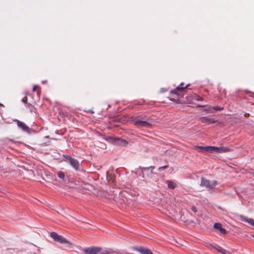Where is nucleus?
Returning <instances> with one entry per match:
<instances>
[{
    "instance_id": "nucleus-1",
    "label": "nucleus",
    "mask_w": 254,
    "mask_h": 254,
    "mask_svg": "<svg viewBox=\"0 0 254 254\" xmlns=\"http://www.w3.org/2000/svg\"><path fill=\"white\" fill-rule=\"evenodd\" d=\"M51 237L54 239L55 241H58V242L63 244H69V242H68L63 237L59 235L55 232H52L51 233Z\"/></svg>"
},
{
    "instance_id": "nucleus-2",
    "label": "nucleus",
    "mask_w": 254,
    "mask_h": 254,
    "mask_svg": "<svg viewBox=\"0 0 254 254\" xmlns=\"http://www.w3.org/2000/svg\"><path fill=\"white\" fill-rule=\"evenodd\" d=\"M216 184V182L215 181H210L205 178H202L201 180V185L203 186L212 188L214 187Z\"/></svg>"
},
{
    "instance_id": "nucleus-3",
    "label": "nucleus",
    "mask_w": 254,
    "mask_h": 254,
    "mask_svg": "<svg viewBox=\"0 0 254 254\" xmlns=\"http://www.w3.org/2000/svg\"><path fill=\"white\" fill-rule=\"evenodd\" d=\"M100 249L97 247L88 248L84 250L85 254H96L99 252Z\"/></svg>"
},
{
    "instance_id": "nucleus-4",
    "label": "nucleus",
    "mask_w": 254,
    "mask_h": 254,
    "mask_svg": "<svg viewBox=\"0 0 254 254\" xmlns=\"http://www.w3.org/2000/svg\"><path fill=\"white\" fill-rule=\"evenodd\" d=\"M137 251L141 254H153L150 250L143 248H139Z\"/></svg>"
},
{
    "instance_id": "nucleus-5",
    "label": "nucleus",
    "mask_w": 254,
    "mask_h": 254,
    "mask_svg": "<svg viewBox=\"0 0 254 254\" xmlns=\"http://www.w3.org/2000/svg\"><path fill=\"white\" fill-rule=\"evenodd\" d=\"M228 151V150L224 147H215V153H221Z\"/></svg>"
},
{
    "instance_id": "nucleus-6",
    "label": "nucleus",
    "mask_w": 254,
    "mask_h": 254,
    "mask_svg": "<svg viewBox=\"0 0 254 254\" xmlns=\"http://www.w3.org/2000/svg\"><path fill=\"white\" fill-rule=\"evenodd\" d=\"M214 227L222 233H226V230L222 227L221 225L219 223H215L214 225Z\"/></svg>"
},
{
    "instance_id": "nucleus-7",
    "label": "nucleus",
    "mask_w": 254,
    "mask_h": 254,
    "mask_svg": "<svg viewBox=\"0 0 254 254\" xmlns=\"http://www.w3.org/2000/svg\"><path fill=\"white\" fill-rule=\"evenodd\" d=\"M134 124L135 125H139V126H141L147 127V126H149L150 123H147V122H145V121H142L138 120V121H135L134 122Z\"/></svg>"
},
{
    "instance_id": "nucleus-8",
    "label": "nucleus",
    "mask_w": 254,
    "mask_h": 254,
    "mask_svg": "<svg viewBox=\"0 0 254 254\" xmlns=\"http://www.w3.org/2000/svg\"><path fill=\"white\" fill-rule=\"evenodd\" d=\"M69 162L70 164L75 168L77 169L79 164L78 161H77L76 160L72 159L71 158H70Z\"/></svg>"
},
{
    "instance_id": "nucleus-9",
    "label": "nucleus",
    "mask_w": 254,
    "mask_h": 254,
    "mask_svg": "<svg viewBox=\"0 0 254 254\" xmlns=\"http://www.w3.org/2000/svg\"><path fill=\"white\" fill-rule=\"evenodd\" d=\"M204 150H206V152H211V153H215V147L214 146H205V148H204Z\"/></svg>"
},
{
    "instance_id": "nucleus-10",
    "label": "nucleus",
    "mask_w": 254,
    "mask_h": 254,
    "mask_svg": "<svg viewBox=\"0 0 254 254\" xmlns=\"http://www.w3.org/2000/svg\"><path fill=\"white\" fill-rule=\"evenodd\" d=\"M166 183L167 184L168 187L170 189H174L176 186V183L173 182L167 181Z\"/></svg>"
},
{
    "instance_id": "nucleus-11",
    "label": "nucleus",
    "mask_w": 254,
    "mask_h": 254,
    "mask_svg": "<svg viewBox=\"0 0 254 254\" xmlns=\"http://www.w3.org/2000/svg\"><path fill=\"white\" fill-rule=\"evenodd\" d=\"M17 124H18V126L19 127H21L22 129H23L24 130H27V129H28V127L26 126V125L23 123L18 122Z\"/></svg>"
},
{
    "instance_id": "nucleus-12",
    "label": "nucleus",
    "mask_w": 254,
    "mask_h": 254,
    "mask_svg": "<svg viewBox=\"0 0 254 254\" xmlns=\"http://www.w3.org/2000/svg\"><path fill=\"white\" fill-rule=\"evenodd\" d=\"M205 146H196L195 147V149H196L197 150H198V151H200V152H205V151L204 149V148H205Z\"/></svg>"
},
{
    "instance_id": "nucleus-13",
    "label": "nucleus",
    "mask_w": 254,
    "mask_h": 254,
    "mask_svg": "<svg viewBox=\"0 0 254 254\" xmlns=\"http://www.w3.org/2000/svg\"><path fill=\"white\" fill-rule=\"evenodd\" d=\"M58 177L62 179H64V174L63 172H59L58 173Z\"/></svg>"
},
{
    "instance_id": "nucleus-14",
    "label": "nucleus",
    "mask_w": 254,
    "mask_h": 254,
    "mask_svg": "<svg viewBox=\"0 0 254 254\" xmlns=\"http://www.w3.org/2000/svg\"><path fill=\"white\" fill-rule=\"evenodd\" d=\"M223 109H224L223 107H219L218 106L213 107V109H214L216 111H221V110H222Z\"/></svg>"
},
{
    "instance_id": "nucleus-15",
    "label": "nucleus",
    "mask_w": 254,
    "mask_h": 254,
    "mask_svg": "<svg viewBox=\"0 0 254 254\" xmlns=\"http://www.w3.org/2000/svg\"><path fill=\"white\" fill-rule=\"evenodd\" d=\"M212 110H213V107H208V108H206L205 109V111H208V112H209L210 113H212L213 112Z\"/></svg>"
},
{
    "instance_id": "nucleus-16",
    "label": "nucleus",
    "mask_w": 254,
    "mask_h": 254,
    "mask_svg": "<svg viewBox=\"0 0 254 254\" xmlns=\"http://www.w3.org/2000/svg\"><path fill=\"white\" fill-rule=\"evenodd\" d=\"M219 251H220L221 253L223 254H225L226 253V251L225 250H223L222 249H218V250Z\"/></svg>"
},
{
    "instance_id": "nucleus-17",
    "label": "nucleus",
    "mask_w": 254,
    "mask_h": 254,
    "mask_svg": "<svg viewBox=\"0 0 254 254\" xmlns=\"http://www.w3.org/2000/svg\"><path fill=\"white\" fill-rule=\"evenodd\" d=\"M194 100H198L199 99V98L195 95H193L192 96Z\"/></svg>"
},
{
    "instance_id": "nucleus-18",
    "label": "nucleus",
    "mask_w": 254,
    "mask_h": 254,
    "mask_svg": "<svg viewBox=\"0 0 254 254\" xmlns=\"http://www.w3.org/2000/svg\"><path fill=\"white\" fill-rule=\"evenodd\" d=\"M179 89H180V88L179 87L176 88V89L178 90H179Z\"/></svg>"
},
{
    "instance_id": "nucleus-19",
    "label": "nucleus",
    "mask_w": 254,
    "mask_h": 254,
    "mask_svg": "<svg viewBox=\"0 0 254 254\" xmlns=\"http://www.w3.org/2000/svg\"><path fill=\"white\" fill-rule=\"evenodd\" d=\"M199 107H205L204 105L199 106Z\"/></svg>"
},
{
    "instance_id": "nucleus-20",
    "label": "nucleus",
    "mask_w": 254,
    "mask_h": 254,
    "mask_svg": "<svg viewBox=\"0 0 254 254\" xmlns=\"http://www.w3.org/2000/svg\"><path fill=\"white\" fill-rule=\"evenodd\" d=\"M35 88H36V87H34L33 88V90H35Z\"/></svg>"
},
{
    "instance_id": "nucleus-21",
    "label": "nucleus",
    "mask_w": 254,
    "mask_h": 254,
    "mask_svg": "<svg viewBox=\"0 0 254 254\" xmlns=\"http://www.w3.org/2000/svg\"><path fill=\"white\" fill-rule=\"evenodd\" d=\"M253 176H254V173H253Z\"/></svg>"
},
{
    "instance_id": "nucleus-22",
    "label": "nucleus",
    "mask_w": 254,
    "mask_h": 254,
    "mask_svg": "<svg viewBox=\"0 0 254 254\" xmlns=\"http://www.w3.org/2000/svg\"><path fill=\"white\" fill-rule=\"evenodd\" d=\"M253 237H254V235H253Z\"/></svg>"
}]
</instances>
